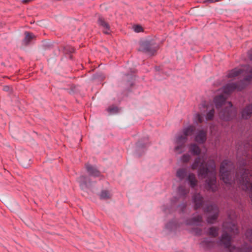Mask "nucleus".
<instances>
[{
	"label": "nucleus",
	"mask_w": 252,
	"mask_h": 252,
	"mask_svg": "<svg viewBox=\"0 0 252 252\" xmlns=\"http://www.w3.org/2000/svg\"><path fill=\"white\" fill-rule=\"evenodd\" d=\"M179 207L181 208V209L182 211L183 212L184 211V209H185L186 208V204L184 203V204H182L181 205H180Z\"/></svg>",
	"instance_id": "34"
},
{
	"label": "nucleus",
	"mask_w": 252,
	"mask_h": 252,
	"mask_svg": "<svg viewBox=\"0 0 252 252\" xmlns=\"http://www.w3.org/2000/svg\"><path fill=\"white\" fill-rule=\"evenodd\" d=\"M192 199L194 204V209L197 210L203 207L204 212L209 214L207 219L208 223H214L217 220L219 216V209L218 207L215 204L204 206L203 198L199 193L194 194Z\"/></svg>",
	"instance_id": "3"
},
{
	"label": "nucleus",
	"mask_w": 252,
	"mask_h": 252,
	"mask_svg": "<svg viewBox=\"0 0 252 252\" xmlns=\"http://www.w3.org/2000/svg\"><path fill=\"white\" fill-rule=\"evenodd\" d=\"M134 31L136 32H139L142 31V28L139 25L135 26L134 27Z\"/></svg>",
	"instance_id": "33"
},
{
	"label": "nucleus",
	"mask_w": 252,
	"mask_h": 252,
	"mask_svg": "<svg viewBox=\"0 0 252 252\" xmlns=\"http://www.w3.org/2000/svg\"><path fill=\"white\" fill-rule=\"evenodd\" d=\"M203 218L201 215H197L193 217L190 219L186 220V223L187 225H199V223L202 222Z\"/></svg>",
	"instance_id": "15"
},
{
	"label": "nucleus",
	"mask_w": 252,
	"mask_h": 252,
	"mask_svg": "<svg viewBox=\"0 0 252 252\" xmlns=\"http://www.w3.org/2000/svg\"><path fill=\"white\" fill-rule=\"evenodd\" d=\"M207 139V132L203 129L199 130L196 133L194 138L195 141L199 144H203Z\"/></svg>",
	"instance_id": "13"
},
{
	"label": "nucleus",
	"mask_w": 252,
	"mask_h": 252,
	"mask_svg": "<svg viewBox=\"0 0 252 252\" xmlns=\"http://www.w3.org/2000/svg\"><path fill=\"white\" fill-rule=\"evenodd\" d=\"M195 120L197 123H201L204 121V117L201 114L197 113L195 115Z\"/></svg>",
	"instance_id": "28"
},
{
	"label": "nucleus",
	"mask_w": 252,
	"mask_h": 252,
	"mask_svg": "<svg viewBox=\"0 0 252 252\" xmlns=\"http://www.w3.org/2000/svg\"><path fill=\"white\" fill-rule=\"evenodd\" d=\"M74 48L69 45H66L64 47V52L66 54H70L74 52Z\"/></svg>",
	"instance_id": "27"
},
{
	"label": "nucleus",
	"mask_w": 252,
	"mask_h": 252,
	"mask_svg": "<svg viewBox=\"0 0 252 252\" xmlns=\"http://www.w3.org/2000/svg\"><path fill=\"white\" fill-rule=\"evenodd\" d=\"M189 151L194 156L199 155L201 152L200 149L196 144H192L190 145Z\"/></svg>",
	"instance_id": "20"
},
{
	"label": "nucleus",
	"mask_w": 252,
	"mask_h": 252,
	"mask_svg": "<svg viewBox=\"0 0 252 252\" xmlns=\"http://www.w3.org/2000/svg\"><path fill=\"white\" fill-rule=\"evenodd\" d=\"M187 181L191 188L195 187L198 183L195 175L193 173H189L187 178Z\"/></svg>",
	"instance_id": "17"
},
{
	"label": "nucleus",
	"mask_w": 252,
	"mask_h": 252,
	"mask_svg": "<svg viewBox=\"0 0 252 252\" xmlns=\"http://www.w3.org/2000/svg\"><path fill=\"white\" fill-rule=\"evenodd\" d=\"M247 70L250 72L243 80L236 83H228L223 87V92L225 94H230L235 90L241 91L247 85L246 82L249 83L252 80V68L248 67Z\"/></svg>",
	"instance_id": "7"
},
{
	"label": "nucleus",
	"mask_w": 252,
	"mask_h": 252,
	"mask_svg": "<svg viewBox=\"0 0 252 252\" xmlns=\"http://www.w3.org/2000/svg\"><path fill=\"white\" fill-rule=\"evenodd\" d=\"M249 147H250V144H249L248 145L246 146V149L249 148Z\"/></svg>",
	"instance_id": "38"
},
{
	"label": "nucleus",
	"mask_w": 252,
	"mask_h": 252,
	"mask_svg": "<svg viewBox=\"0 0 252 252\" xmlns=\"http://www.w3.org/2000/svg\"><path fill=\"white\" fill-rule=\"evenodd\" d=\"M188 175L187 170L185 168H179L176 172V176L180 181L183 180Z\"/></svg>",
	"instance_id": "18"
},
{
	"label": "nucleus",
	"mask_w": 252,
	"mask_h": 252,
	"mask_svg": "<svg viewBox=\"0 0 252 252\" xmlns=\"http://www.w3.org/2000/svg\"><path fill=\"white\" fill-rule=\"evenodd\" d=\"M107 111L111 114H114L119 112V108L117 106H112L108 108Z\"/></svg>",
	"instance_id": "26"
},
{
	"label": "nucleus",
	"mask_w": 252,
	"mask_h": 252,
	"mask_svg": "<svg viewBox=\"0 0 252 252\" xmlns=\"http://www.w3.org/2000/svg\"><path fill=\"white\" fill-rule=\"evenodd\" d=\"M243 72V69L235 68L229 71V72L227 75V77L228 78L236 77L239 75L240 74H242Z\"/></svg>",
	"instance_id": "19"
},
{
	"label": "nucleus",
	"mask_w": 252,
	"mask_h": 252,
	"mask_svg": "<svg viewBox=\"0 0 252 252\" xmlns=\"http://www.w3.org/2000/svg\"><path fill=\"white\" fill-rule=\"evenodd\" d=\"M199 109L202 113L208 111L206 116L207 121L213 120L214 116L215 110L212 104H209L206 101H203L200 105Z\"/></svg>",
	"instance_id": "9"
},
{
	"label": "nucleus",
	"mask_w": 252,
	"mask_h": 252,
	"mask_svg": "<svg viewBox=\"0 0 252 252\" xmlns=\"http://www.w3.org/2000/svg\"><path fill=\"white\" fill-rule=\"evenodd\" d=\"M77 181L79 184L80 187L83 190L89 188L92 185L90 179L86 176H81L78 178Z\"/></svg>",
	"instance_id": "10"
},
{
	"label": "nucleus",
	"mask_w": 252,
	"mask_h": 252,
	"mask_svg": "<svg viewBox=\"0 0 252 252\" xmlns=\"http://www.w3.org/2000/svg\"><path fill=\"white\" fill-rule=\"evenodd\" d=\"M223 228L226 232L222 234L220 242L225 248L229 249V252H252V247L246 243L238 247L234 246H231V238L227 232H231L233 234H237L239 233L238 227L235 223L224 222L223 223Z\"/></svg>",
	"instance_id": "2"
},
{
	"label": "nucleus",
	"mask_w": 252,
	"mask_h": 252,
	"mask_svg": "<svg viewBox=\"0 0 252 252\" xmlns=\"http://www.w3.org/2000/svg\"><path fill=\"white\" fill-rule=\"evenodd\" d=\"M226 98L223 94L216 96L214 99V102L217 109L224 105L225 108L219 112L220 118L225 121H228L232 119L236 116V110L233 108L231 102H226Z\"/></svg>",
	"instance_id": "4"
},
{
	"label": "nucleus",
	"mask_w": 252,
	"mask_h": 252,
	"mask_svg": "<svg viewBox=\"0 0 252 252\" xmlns=\"http://www.w3.org/2000/svg\"><path fill=\"white\" fill-rule=\"evenodd\" d=\"M198 169V175L201 179L207 178L205 187L206 189L212 192H215L218 189L216 184V163L214 160L209 159L205 163L204 159L200 157L196 158L191 165L193 170Z\"/></svg>",
	"instance_id": "1"
},
{
	"label": "nucleus",
	"mask_w": 252,
	"mask_h": 252,
	"mask_svg": "<svg viewBox=\"0 0 252 252\" xmlns=\"http://www.w3.org/2000/svg\"><path fill=\"white\" fill-rule=\"evenodd\" d=\"M190 156L187 154H185L183 155L181 157V160L183 162H188L190 159Z\"/></svg>",
	"instance_id": "32"
},
{
	"label": "nucleus",
	"mask_w": 252,
	"mask_h": 252,
	"mask_svg": "<svg viewBox=\"0 0 252 252\" xmlns=\"http://www.w3.org/2000/svg\"><path fill=\"white\" fill-rule=\"evenodd\" d=\"M209 1L210 2H213V0H209Z\"/></svg>",
	"instance_id": "39"
},
{
	"label": "nucleus",
	"mask_w": 252,
	"mask_h": 252,
	"mask_svg": "<svg viewBox=\"0 0 252 252\" xmlns=\"http://www.w3.org/2000/svg\"><path fill=\"white\" fill-rule=\"evenodd\" d=\"M245 234L249 241L252 242V229H248Z\"/></svg>",
	"instance_id": "31"
},
{
	"label": "nucleus",
	"mask_w": 252,
	"mask_h": 252,
	"mask_svg": "<svg viewBox=\"0 0 252 252\" xmlns=\"http://www.w3.org/2000/svg\"><path fill=\"white\" fill-rule=\"evenodd\" d=\"M249 58L250 60L252 61V49L249 52Z\"/></svg>",
	"instance_id": "35"
},
{
	"label": "nucleus",
	"mask_w": 252,
	"mask_h": 252,
	"mask_svg": "<svg viewBox=\"0 0 252 252\" xmlns=\"http://www.w3.org/2000/svg\"><path fill=\"white\" fill-rule=\"evenodd\" d=\"M25 37L23 40V43L24 45H27L34 37V35L33 33L31 32H25Z\"/></svg>",
	"instance_id": "21"
},
{
	"label": "nucleus",
	"mask_w": 252,
	"mask_h": 252,
	"mask_svg": "<svg viewBox=\"0 0 252 252\" xmlns=\"http://www.w3.org/2000/svg\"><path fill=\"white\" fill-rule=\"evenodd\" d=\"M9 87L8 86H5L3 87V90L5 91H8L9 90Z\"/></svg>",
	"instance_id": "36"
},
{
	"label": "nucleus",
	"mask_w": 252,
	"mask_h": 252,
	"mask_svg": "<svg viewBox=\"0 0 252 252\" xmlns=\"http://www.w3.org/2000/svg\"><path fill=\"white\" fill-rule=\"evenodd\" d=\"M241 117L243 119L248 120L252 117V103L247 105L241 111Z\"/></svg>",
	"instance_id": "11"
},
{
	"label": "nucleus",
	"mask_w": 252,
	"mask_h": 252,
	"mask_svg": "<svg viewBox=\"0 0 252 252\" xmlns=\"http://www.w3.org/2000/svg\"><path fill=\"white\" fill-rule=\"evenodd\" d=\"M235 168L234 163L228 159H224L221 163L220 169V178L226 184L232 182V171Z\"/></svg>",
	"instance_id": "6"
},
{
	"label": "nucleus",
	"mask_w": 252,
	"mask_h": 252,
	"mask_svg": "<svg viewBox=\"0 0 252 252\" xmlns=\"http://www.w3.org/2000/svg\"><path fill=\"white\" fill-rule=\"evenodd\" d=\"M219 229L217 227L213 226L209 229V234L213 237H216L218 235Z\"/></svg>",
	"instance_id": "24"
},
{
	"label": "nucleus",
	"mask_w": 252,
	"mask_h": 252,
	"mask_svg": "<svg viewBox=\"0 0 252 252\" xmlns=\"http://www.w3.org/2000/svg\"><path fill=\"white\" fill-rule=\"evenodd\" d=\"M191 232L195 235H200L202 233V230L200 228L197 227L193 228L191 230Z\"/></svg>",
	"instance_id": "29"
},
{
	"label": "nucleus",
	"mask_w": 252,
	"mask_h": 252,
	"mask_svg": "<svg viewBox=\"0 0 252 252\" xmlns=\"http://www.w3.org/2000/svg\"><path fill=\"white\" fill-rule=\"evenodd\" d=\"M86 171L89 175L91 176L97 177L100 176V171L96 168L95 166H93L89 163L85 165Z\"/></svg>",
	"instance_id": "12"
},
{
	"label": "nucleus",
	"mask_w": 252,
	"mask_h": 252,
	"mask_svg": "<svg viewBox=\"0 0 252 252\" xmlns=\"http://www.w3.org/2000/svg\"><path fill=\"white\" fill-rule=\"evenodd\" d=\"M134 78V75L131 74H125L124 77L125 80H127V84L128 86H131L133 82L132 80Z\"/></svg>",
	"instance_id": "22"
},
{
	"label": "nucleus",
	"mask_w": 252,
	"mask_h": 252,
	"mask_svg": "<svg viewBox=\"0 0 252 252\" xmlns=\"http://www.w3.org/2000/svg\"><path fill=\"white\" fill-rule=\"evenodd\" d=\"M195 129V128L194 126H189L183 129V134L178 133L176 135L174 142L175 145L174 152L176 153L180 154L185 151L186 143L188 140L187 137L191 135L193 133Z\"/></svg>",
	"instance_id": "5"
},
{
	"label": "nucleus",
	"mask_w": 252,
	"mask_h": 252,
	"mask_svg": "<svg viewBox=\"0 0 252 252\" xmlns=\"http://www.w3.org/2000/svg\"><path fill=\"white\" fill-rule=\"evenodd\" d=\"M98 23L100 26L103 28V31L105 34H109V31L110 29V26L108 23L105 21L104 19L102 17H99L98 19Z\"/></svg>",
	"instance_id": "14"
},
{
	"label": "nucleus",
	"mask_w": 252,
	"mask_h": 252,
	"mask_svg": "<svg viewBox=\"0 0 252 252\" xmlns=\"http://www.w3.org/2000/svg\"><path fill=\"white\" fill-rule=\"evenodd\" d=\"M147 143H143L141 141H138L136 144L137 150H140V149H143L146 147Z\"/></svg>",
	"instance_id": "30"
},
{
	"label": "nucleus",
	"mask_w": 252,
	"mask_h": 252,
	"mask_svg": "<svg viewBox=\"0 0 252 252\" xmlns=\"http://www.w3.org/2000/svg\"><path fill=\"white\" fill-rule=\"evenodd\" d=\"M158 48V45L154 41L145 40L140 42L138 50L152 56Z\"/></svg>",
	"instance_id": "8"
},
{
	"label": "nucleus",
	"mask_w": 252,
	"mask_h": 252,
	"mask_svg": "<svg viewBox=\"0 0 252 252\" xmlns=\"http://www.w3.org/2000/svg\"><path fill=\"white\" fill-rule=\"evenodd\" d=\"M31 0H23L22 2L24 3H27L29 2Z\"/></svg>",
	"instance_id": "37"
},
{
	"label": "nucleus",
	"mask_w": 252,
	"mask_h": 252,
	"mask_svg": "<svg viewBox=\"0 0 252 252\" xmlns=\"http://www.w3.org/2000/svg\"><path fill=\"white\" fill-rule=\"evenodd\" d=\"M178 190L179 195L182 196H185L189 192V190L183 186H179Z\"/></svg>",
	"instance_id": "23"
},
{
	"label": "nucleus",
	"mask_w": 252,
	"mask_h": 252,
	"mask_svg": "<svg viewBox=\"0 0 252 252\" xmlns=\"http://www.w3.org/2000/svg\"><path fill=\"white\" fill-rule=\"evenodd\" d=\"M99 196L101 199H107L111 197L110 193L106 190H102Z\"/></svg>",
	"instance_id": "25"
},
{
	"label": "nucleus",
	"mask_w": 252,
	"mask_h": 252,
	"mask_svg": "<svg viewBox=\"0 0 252 252\" xmlns=\"http://www.w3.org/2000/svg\"><path fill=\"white\" fill-rule=\"evenodd\" d=\"M200 246L205 250H209L213 248L215 242L209 238H204L200 243Z\"/></svg>",
	"instance_id": "16"
}]
</instances>
